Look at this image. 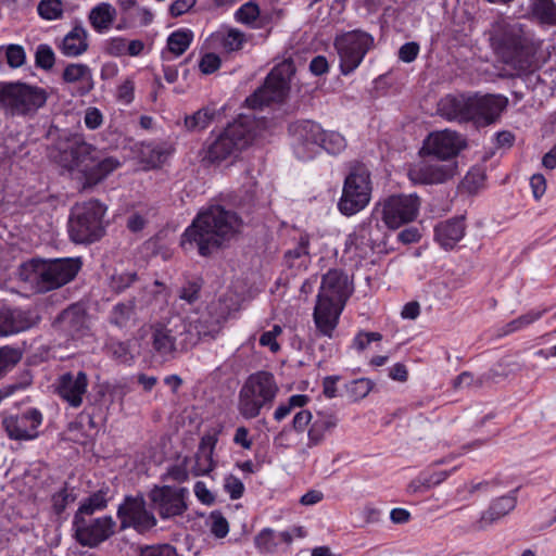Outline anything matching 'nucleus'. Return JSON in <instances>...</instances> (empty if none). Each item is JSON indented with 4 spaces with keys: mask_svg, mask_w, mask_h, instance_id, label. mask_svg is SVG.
Instances as JSON below:
<instances>
[{
    "mask_svg": "<svg viewBox=\"0 0 556 556\" xmlns=\"http://www.w3.org/2000/svg\"><path fill=\"white\" fill-rule=\"evenodd\" d=\"M240 216L223 206L215 205L200 212L181 236V245L197 248L201 256H208L226 241L241 231Z\"/></svg>",
    "mask_w": 556,
    "mask_h": 556,
    "instance_id": "f257e3e1",
    "label": "nucleus"
},
{
    "mask_svg": "<svg viewBox=\"0 0 556 556\" xmlns=\"http://www.w3.org/2000/svg\"><path fill=\"white\" fill-rule=\"evenodd\" d=\"M349 295L344 274L329 270L324 275L313 313L316 329L321 336L332 338Z\"/></svg>",
    "mask_w": 556,
    "mask_h": 556,
    "instance_id": "f03ea898",
    "label": "nucleus"
},
{
    "mask_svg": "<svg viewBox=\"0 0 556 556\" xmlns=\"http://www.w3.org/2000/svg\"><path fill=\"white\" fill-rule=\"evenodd\" d=\"M267 121L255 115L241 114L216 137L208 146L206 159L210 162H222L237 156L247 149L266 128Z\"/></svg>",
    "mask_w": 556,
    "mask_h": 556,
    "instance_id": "7ed1b4c3",
    "label": "nucleus"
},
{
    "mask_svg": "<svg viewBox=\"0 0 556 556\" xmlns=\"http://www.w3.org/2000/svg\"><path fill=\"white\" fill-rule=\"evenodd\" d=\"M491 39L502 61L516 71H527L531 54L523 25L517 21L498 18L491 28Z\"/></svg>",
    "mask_w": 556,
    "mask_h": 556,
    "instance_id": "20e7f679",
    "label": "nucleus"
},
{
    "mask_svg": "<svg viewBox=\"0 0 556 556\" xmlns=\"http://www.w3.org/2000/svg\"><path fill=\"white\" fill-rule=\"evenodd\" d=\"M278 391L271 372L260 370L250 375L239 391V413L247 419L257 417L263 408L271 407Z\"/></svg>",
    "mask_w": 556,
    "mask_h": 556,
    "instance_id": "39448f33",
    "label": "nucleus"
},
{
    "mask_svg": "<svg viewBox=\"0 0 556 556\" xmlns=\"http://www.w3.org/2000/svg\"><path fill=\"white\" fill-rule=\"evenodd\" d=\"M48 99L45 89L24 83L0 87V111L9 117H33Z\"/></svg>",
    "mask_w": 556,
    "mask_h": 556,
    "instance_id": "423d86ee",
    "label": "nucleus"
},
{
    "mask_svg": "<svg viewBox=\"0 0 556 556\" xmlns=\"http://www.w3.org/2000/svg\"><path fill=\"white\" fill-rule=\"evenodd\" d=\"M105 207L97 200L77 204L73 207L68 232L76 243H90L103 235L102 218Z\"/></svg>",
    "mask_w": 556,
    "mask_h": 556,
    "instance_id": "0eeeda50",
    "label": "nucleus"
},
{
    "mask_svg": "<svg viewBox=\"0 0 556 556\" xmlns=\"http://www.w3.org/2000/svg\"><path fill=\"white\" fill-rule=\"evenodd\" d=\"M186 332L187 326L179 316L153 324L150 336L152 352L163 362L175 359L186 350V344L181 340Z\"/></svg>",
    "mask_w": 556,
    "mask_h": 556,
    "instance_id": "6e6552de",
    "label": "nucleus"
},
{
    "mask_svg": "<svg viewBox=\"0 0 556 556\" xmlns=\"http://www.w3.org/2000/svg\"><path fill=\"white\" fill-rule=\"evenodd\" d=\"M291 63H281L275 66L267 75L262 87L247 98L249 108L256 110L271 103H281L290 90V75L292 74Z\"/></svg>",
    "mask_w": 556,
    "mask_h": 556,
    "instance_id": "1a4fd4ad",
    "label": "nucleus"
},
{
    "mask_svg": "<svg viewBox=\"0 0 556 556\" xmlns=\"http://www.w3.org/2000/svg\"><path fill=\"white\" fill-rule=\"evenodd\" d=\"M370 195L369 170L364 165H355L345 178L339 210L344 215H354L369 203Z\"/></svg>",
    "mask_w": 556,
    "mask_h": 556,
    "instance_id": "9d476101",
    "label": "nucleus"
},
{
    "mask_svg": "<svg viewBox=\"0 0 556 556\" xmlns=\"http://www.w3.org/2000/svg\"><path fill=\"white\" fill-rule=\"evenodd\" d=\"M372 46L374 37L359 29L337 36L334 48L340 59L342 74L348 75L357 68Z\"/></svg>",
    "mask_w": 556,
    "mask_h": 556,
    "instance_id": "9b49d317",
    "label": "nucleus"
},
{
    "mask_svg": "<svg viewBox=\"0 0 556 556\" xmlns=\"http://www.w3.org/2000/svg\"><path fill=\"white\" fill-rule=\"evenodd\" d=\"M420 204V199L416 194L390 195L379 204L381 218L388 228L397 229L417 217Z\"/></svg>",
    "mask_w": 556,
    "mask_h": 556,
    "instance_id": "f8f14e48",
    "label": "nucleus"
},
{
    "mask_svg": "<svg viewBox=\"0 0 556 556\" xmlns=\"http://www.w3.org/2000/svg\"><path fill=\"white\" fill-rule=\"evenodd\" d=\"M60 162L70 170H78L84 176L97 161V149L87 143L80 135H72L59 142Z\"/></svg>",
    "mask_w": 556,
    "mask_h": 556,
    "instance_id": "ddd939ff",
    "label": "nucleus"
},
{
    "mask_svg": "<svg viewBox=\"0 0 556 556\" xmlns=\"http://www.w3.org/2000/svg\"><path fill=\"white\" fill-rule=\"evenodd\" d=\"M73 527L79 544L96 547L115 533L116 522L111 516L92 518L91 516L75 515Z\"/></svg>",
    "mask_w": 556,
    "mask_h": 556,
    "instance_id": "4468645a",
    "label": "nucleus"
},
{
    "mask_svg": "<svg viewBox=\"0 0 556 556\" xmlns=\"http://www.w3.org/2000/svg\"><path fill=\"white\" fill-rule=\"evenodd\" d=\"M441 160L422 159L408 168V178L413 184L438 185L453 178L457 172L456 162L441 163Z\"/></svg>",
    "mask_w": 556,
    "mask_h": 556,
    "instance_id": "2eb2a0df",
    "label": "nucleus"
},
{
    "mask_svg": "<svg viewBox=\"0 0 556 556\" xmlns=\"http://www.w3.org/2000/svg\"><path fill=\"white\" fill-rule=\"evenodd\" d=\"M292 136L294 153L301 160L313 159L320 151V139L323 128L312 121H301L292 124L289 128Z\"/></svg>",
    "mask_w": 556,
    "mask_h": 556,
    "instance_id": "dca6fc26",
    "label": "nucleus"
},
{
    "mask_svg": "<svg viewBox=\"0 0 556 556\" xmlns=\"http://www.w3.org/2000/svg\"><path fill=\"white\" fill-rule=\"evenodd\" d=\"M188 489L170 485H155L149 493L154 509L157 510L161 518H172L182 515L188 506L186 497Z\"/></svg>",
    "mask_w": 556,
    "mask_h": 556,
    "instance_id": "f3484780",
    "label": "nucleus"
},
{
    "mask_svg": "<svg viewBox=\"0 0 556 556\" xmlns=\"http://www.w3.org/2000/svg\"><path fill=\"white\" fill-rule=\"evenodd\" d=\"M466 147L464 138L448 129L435 131L426 139L422 151L441 161H450Z\"/></svg>",
    "mask_w": 556,
    "mask_h": 556,
    "instance_id": "a211bd4d",
    "label": "nucleus"
},
{
    "mask_svg": "<svg viewBox=\"0 0 556 556\" xmlns=\"http://www.w3.org/2000/svg\"><path fill=\"white\" fill-rule=\"evenodd\" d=\"M81 267L79 258H54L45 261L43 292L60 288L72 281Z\"/></svg>",
    "mask_w": 556,
    "mask_h": 556,
    "instance_id": "6ab92c4d",
    "label": "nucleus"
},
{
    "mask_svg": "<svg viewBox=\"0 0 556 556\" xmlns=\"http://www.w3.org/2000/svg\"><path fill=\"white\" fill-rule=\"evenodd\" d=\"M117 516L121 519L122 529L134 527L138 531H146L156 525L155 517L147 510L142 497H127L119 505Z\"/></svg>",
    "mask_w": 556,
    "mask_h": 556,
    "instance_id": "aec40b11",
    "label": "nucleus"
},
{
    "mask_svg": "<svg viewBox=\"0 0 556 556\" xmlns=\"http://www.w3.org/2000/svg\"><path fill=\"white\" fill-rule=\"evenodd\" d=\"M507 99L503 96L485 94L470 97V116L478 126L493 124L507 106Z\"/></svg>",
    "mask_w": 556,
    "mask_h": 556,
    "instance_id": "412c9836",
    "label": "nucleus"
},
{
    "mask_svg": "<svg viewBox=\"0 0 556 556\" xmlns=\"http://www.w3.org/2000/svg\"><path fill=\"white\" fill-rule=\"evenodd\" d=\"M42 422V414L30 408L21 415L3 418L2 425L12 440H33L38 437V427Z\"/></svg>",
    "mask_w": 556,
    "mask_h": 556,
    "instance_id": "4be33fe9",
    "label": "nucleus"
},
{
    "mask_svg": "<svg viewBox=\"0 0 556 556\" xmlns=\"http://www.w3.org/2000/svg\"><path fill=\"white\" fill-rule=\"evenodd\" d=\"M88 376L85 371L65 372L58 378L55 391L71 407L78 408L87 393Z\"/></svg>",
    "mask_w": 556,
    "mask_h": 556,
    "instance_id": "5701e85b",
    "label": "nucleus"
},
{
    "mask_svg": "<svg viewBox=\"0 0 556 556\" xmlns=\"http://www.w3.org/2000/svg\"><path fill=\"white\" fill-rule=\"evenodd\" d=\"M40 320L38 314L22 308H0V336L8 337L35 327Z\"/></svg>",
    "mask_w": 556,
    "mask_h": 556,
    "instance_id": "b1692460",
    "label": "nucleus"
},
{
    "mask_svg": "<svg viewBox=\"0 0 556 556\" xmlns=\"http://www.w3.org/2000/svg\"><path fill=\"white\" fill-rule=\"evenodd\" d=\"M339 417L333 412H317L314 420L307 430V444L308 448L320 445L327 434L338 427Z\"/></svg>",
    "mask_w": 556,
    "mask_h": 556,
    "instance_id": "393cba45",
    "label": "nucleus"
},
{
    "mask_svg": "<svg viewBox=\"0 0 556 556\" xmlns=\"http://www.w3.org/2000/svg\"><path fill=\"white\" fill-rule=\"evenodd\" d=\"M56 324L72 338L83 337L89 328L86 312L80 305H72L64 309L56 318Z\"/></svg>",
    "mask_w": 556,
    "mask_h": 556,
    "instance_id": "a878e982",
    "label": "nucleus"
},
{
    "mask_svg": "<svg viewBox=\"0 0 556 556\" xmlns=\"http://www.w3.org/2000/svg\"><path fill=\"white\" fill-rule=\"evenodd\" d=\"M216 442L215 435L206 434L202 437L194 457L189 459V463H192L190 472L194 477L205 476L214 469L213 451Z\"/></svg>",
    "mask_w": 556,
    "mask_h": 556,
    "instance_id": "bb28decb",
    "label": "nucleus"
},
{
    "mask_svg": "<svg viewBox=\"0 0 556 556\" xmlns=\"http://www.w3.org/2000/svg\"><path fill=\"white\" fill-rule=\"evenodd\" d=\"M515 493L516 491L511 492L509 495L494 500L490 507L482 514L480 520L476 525V528L478 530H484L489 525L496 522L514 510L517 504Z\"/></svg>",
    "mask_w": 556,
    "mask_h": 556,
    "instance_id": "cd10ccee",
    "label": "nucleus"
},
{
    "mask_svg": "<svg viewBox=\"0 0 556 556\" xmlns=\"http://www.w3.org/2000/svg\"><path fill=\"white\" fill-rule=\"evenodd\" d=\"M470 97L465 96H446L439 103V111L442 116L450 121L457 119L460 122L469 121L470 114Z\"/></svg>",
    "mask_w": 556,
    "mask_h": 556,
    "instance_id": "c85d7f7f",
    "label": "nucleus"
},
{
    "mask_svg": "<svg viewBox=\"0 0 556 556\" xmlns=\"http://www.w3.org/2000/svg\"><path fill=\"white\" fill-rule=\"evenodd\" d=\"M435 239L444 249H452L465 235L464 218H452L440 223L434 229Z\"/></svg>",
    "mask_w": 556,
    "mask_h": 556,
    "instance_id": "c756f323",
    "label": "nucleus"
},
{
    "mask_svg": "<svg viewBox=\"0 0 556 556\" xmlns=\"http://www.w3.org/2000/svg\"><path fill=\"white\" fill-rule=\"evenodd\" d=\"M87 30L78 25L67 33L59 45L61 52L67 58H76L88 49Z\"/></svg>",
    "mask_w": 556,
    "mask_h": 556,
    "instance_id": "7c9ffc66",
    "label": "nucleus"
},
{
    "mask_svg": "<svg viewBox=\"0 0 556 556\" xmlns=\"http://www.w3.org/2000/svg\"><path fill=\"white\" fill-rule=\"evenodd\" d=\"M293 536L289 531L275 532L273 529H263L255 538L254 544L263 554H273L278 549L280 543L291 544Z\"/></svg>",
    "mask_w": 556,
    "mask_h": 556,
    "instance_id": "2f4dec72",
    "label": "nucleus"
},
{
    "mask_svg": "<svg viewBox=\"0 0 556 556\" xmlns=\"http://www.w3.org/2000/svg\"><path fill=\"white\" fill-rule=\"evenodd\" d=\"M121 162L113 156L101 157L97 151V161L92 162L91 168L85 174V178L89 185H96L118 168Z\"/></svg>",
    "mask_w": 556,
    "mask_h": 556,
    "instance_id": "473e14b6",
    "label": "nucleus"
},
{
    "mask_svg": "<svg viewBox=\"0 0 556 556\" xmlns=\"http://www.w3.org/2000/svg\"><path fill=\"white\" fill-rule=\"evenodd\" d=\"M45 261L31 260L23 263L18 268V278L28 282L37 292H43V271Z\"/></svg>",
    "mask_w": 556,
    "mask_h": 556,
    "instance_id": "72a5a7b5",
    "label": "nucleus"
},
{
    "mask_svg": "<svg viewBox=\"0 0 556 556\" xmlns=\"http://www.w3.org/2000/svg\"><path fill=\"white\" fill-rule=\"evenodd\" d=\"M115 16V8L110 3L102 2L91 9L88 17L94 30L98 33H103L111 27Z\"/></svg>",
    "mask_w": 556,
    "mask_h": 556,
    "instance_id": "f704fd0d",
    "label": "nucleus"
},
{
    "mask_svg": "<svg viewBox=\"0 0 556 556\" xmlns=\"http://www.w3.org/2000/svg\"><path fill=\"white\" fill-rule=\"evenodd\" d=\"M529 13L541 24L556 25V3L554 0H529Z\"/></svg>",
    "mask_w": 556,
    "mask_h": 556,
    "instance_id": "c9c22d12",
    "label": "nucleus"
},
{
    "mask_svg": "<svg viewBox=\"0 0 556 556\" xmlns=\"http://www.w3.org/2000/svg\"><path fill=\"white\" fill-rule=\"evenodd\" d=\"M62 78L67 84L85 83V92L90 91L93 87L92 73L90 67L86 64H68L63 71Z\"/></svg>",
    "mask_w": 556,
    "mask_h": 556,
    "instance_id": "e433bc0d",
    "label": "nucleus"
},
{
    "mask_svg": "<svg viewBox=\"0 0 556 556\" xmlns=\"http://www.w3.org/2000/svg\"><path fill=\"white\" fill-rule=\"evenodd\" d=\"M308 244L309 237L307 233H302L299 238L298 245L294 249L288 250L285 254L286 263L289 267L306 266L308 261Z\"/></svg>",
    "mask_w": 556,
    "mask_h": 556,
    "instance_id": "4c0bfd02",
    "label": "nucleus"
},
{
    "mask_svg": "<svg viewBox=\"0 0 556 556\" xmlns=\"http://www.w3.org/2000/svg\"><path fill=\"white\" fill-rule=\"evenodd\" d=\"M193 327L199 337H214L220 330L222 319L219 316H213L208 311L203 313L199 319L194 321Z\"/></svg>",
    "mask_w": 556,
    "mask_h": 556,
    "instance_id": "58836bf2",
    "label": "nucleus"
},
{
    "mask_svg": "<svg viewBox=\"0 0 556 556\" xmlns=\"http://www.w3.org/2000/svg\"><path fill=\"white\" fill-rule=\"evenodd\" d=\"M214 116L215 113L212 110L207 108L200 109L192 115H187L185 117V127L190 132L204 130L210 126Z\"/></svg>",
    "mask_w": 556,
    "mask_h": 556,
    "instance_id": "ea45409f",
    "label": "nucleus"
},
{
    "mask_svg": "<svg viewBox=\"0 0 556 556\" xmlns=\"http://www.w3.org/2000/svg\"><path fill=\"white\" fill-rule=\"evenodd\" d=\"M108 505L106 493L102 490L91 494L81 505L75 515H80V517L91 516L97 510H102Z\"/></svg>",
    "mask_w": 556,
    "mask_h": 556,
    "instance_id": "a19ab883",
    "label": "nucleus"
},
{
    "mask_svg": "<svg viewBox=\"0 0 556 556\" xmlns=\"http://www.w3.org/2000/svg\"><path fill=\"white\" fill-rule=\"evenodd\" d=\"M192 41V33L190 30H177L169 35L167 39L168 50L176 56L181 55Z\"/></svg>",
    "mask_w": 556,
    "mask_h": 556,
    "instance_id": "79ce46f5",
    "label": "nucleus"
},
{
    "mask_svg": "<svg viewBox=\"0 0 556 556\" xmlns=\"http://www.w3.org/2000/svg\"><path fill=\"white\" fill-rule=\"evenodd\" d=\"M346 147L345 138L337 131H326L323 129L320 139V150H325L330 154H339Z\"/></svg>",
    "mask_w": 556,
    "mask_h": 556,
    "instance_id": "37998d69",
    "label": "nucleus"
},
{
    "mask_svg": "<svg viewBox=\"0 0 556 556\" xmlns=\"http://www.w3.org/2000/svg\"><path fill=\"white\" fill-rule=\"evenodd\" d=\"M220 46L227 52L238 51L245 41L244 34L238 29L230 28L225 34L217 35Z\"/></svg>",
    "mask_w": 556,
    "mask_h": 556,
    "instance_id": "c03bdc74",
    "label": "nucleus"
},
{
    "mask_svg": "<svg viewBox=\"0 0 556 556\" xmlns=\"http://www.w3.org/2000/svg\"><path fill=\"white\" fill-rule=\"evenodd\" d=\"M134 314L135 305L131 301L127 303H118L113 307L110 320L115 326L122 328L127 326Z\"/></svg>",
    "mask_w": 556,
    "mask_h": 556,
    "instance_id": "a18cd8bd",
    "label": "nucleus"
},
{
    "mask_svg": "<svg viewBox=\"0 0 556 556\" xmlns=\"http://www.w3.org/2000/svg\"><path fill=\"white\" fill-rule=\"evenodd\" d=\"M37 11L39 16L43 20H59L63 15L62 0H40Z\"/></svg>",
    "mask_w": 556,
    "mask_h": 556,
    "instance_id": "49530a36",
    "label": "nucleus"
},
{
    "mask_svg": "<svg viewBox=\"0 0 556 556\" xmlns=\"http://www.w3.org/2000/svg\"><path fill=\"white\" fill-rule=\"evenodd\" d=\"M22 358L18 349L11 346L0 348V378L11 370Z\"/></svg>",
    "mask_w": 556,
    "mask_h": 556,
    "instance_id": "de8ad7c7",
    "label": "nucleus"
},
{
    "mask_svg": "<svg viewBox=\"0 0 556 556\" xmlns=\"http://www.w3.org/2000/svg\"><path fill=\"white\" fill-rule=\"evenodd\" d=\"M55 54L49 45L41 43L35 52V64L37 67L49 71L54 66Z\"/></svg>",
    "mask_w": 556,
    "mask_h": 556,
    "instance_id": "09e8293b",
    "label": "nucleus"
},
{
    "mask_svg": "<svg viewBox=\"0 0 556 556\" xmlns=\"http://www.w3.org/2000/svg\"><path fill=\"white\" fill-rule=\"evenodd\" d=\"M308 401L307 395L304 394H295L292 395L287 404H281L278 406L274 413V418L277 421H281L286 418L293 407H303Z\"/></svg>",
    "mask_w": 556,
    "mask_h": 556,
    "instance_id": "8fccbe9b",
    "label": "nucleus"
},
{
    "mask_svg": "<svg viewBox=\"0 0 556 556\" xmlns=\"http://www.w3.org/2000/svg\"><path fill=\"white\" fill-rule=\"evenodd\" d=\"M370 390L371 382L365 378L353 380L346 386L348 394L352 401L364 399Z\"/></svg>",
    "mask_w": 556,
    "mask_h": 556,
    "instance_id": "3c124183",
    "label": "nucleus"
},
{
    "mask_svg": "<svg viewBox=\"0 0 556 556\" xmlns=\"http://www.w3.org/2000/svg\"><path fill=\"white\" fill-rule=\"evenodd\" d=\"M482 377H475L470 371H463L453 380V389L458 391L463 389H478L482 387Z\"/></svg>",
    "mask_w": 556,
    "mask_h": 556,
    "instance_id": "603ef678",
    "label": "nucleus"
},
{
    "mask_svg": "<svg viewBox=\"0 0 556 556\" xmlns=\"http://www.w3.org/2000/svg\"><path fill=\"white\" fill-rule=\"evenodd\" d=\"M137 279L134 271L114 273L110 278V287L116 292H123Z\"/></svg>",
    "mask_w": 556,
    "mask_h": 556,
    "instance_id": "864d4df0",
    "label": "nucleus"
},
{
    "mask_svg": "<svg viewBox=\"0 0 556 556\" xmlns=\"http://www.w3.org/2000/svg\"><path fill=\"white\" fill-rule=\"evenodd\" d=\"M212 521L211 532L219 539L225 538L229 532V523L223 514L218 510L212 511L210 515Z\"/></svg>",
    "mask_w": 556,
    "mask_h": 556,
    "instance_id": "5fc2aeb1",
    "label": "nucleus"
},
{
    "mask_svg": "<svg viewBox=\"0 0 556 556\" xmlns=\"http://www.w3.org/2000/svg\"><path fill=\"white\" fill-rule=\"evenodd\" d=\"M5 56L9 66L13 68L21 67L26 60L25 50L20 45H9L5 48Z\"/></svg>",
    "mask_w": 556,
    "mask_h": 556,
    "instance_id": "6e6d98bb",
    "label": "nucleus"
},
{
    "mask_svg": "<svg viewBox=\"0 0 556 556\" xmlns=\"http://www.w3.org/2000/svg\"><path fill=\"white\" fill-rule=\"evenodd\" d=\"M260 15L258 7L253 2H247L237 11V20L244 24H251L256 21Z\"/></svg>",
    "mask_w": 556,
    "mask_h": 556,
    "instance_id": "4d7b16f0",
    "label": "nucleus"
},
{
    "mask_svg": "<svg viewBox=\"0 0 556 556\" xmlns=\"http://www.w3.org/2000/svg\"><path fill=\"white\" fill-rule=\"evenodd\" d=\"M224 489L231 500H238L243 495L244 484L233 475H229L224 480Z\"/></svg>",
    "mask_w": 556,
    "mask_h": 556,
    "instance_id": "13d9d810",
    "label": "nucleus"
},
{
    "mask_svg": "<svg viewBox=\"0 0 556 556\" xmlns=\"http://www.w3.org/2000/svg\"><path fill=\"white\" fill-rule=\"evenodd\" d=\"M74 501L75 495L70 492L67 488H63L52 496L53 509L58 515H60L64 511L68 503Z\"/></svg>",
    "mask_w": 556,
    "mask_h": 556,
    "instance_id": "bf43d9fd",
    "label": "nucleus"
},
{
    "mask_svg": "<svg viewBox=\"0 0 556 556\" xmlns=\"http://www.w3.org/2000/svg\"><path fill=\"white\" fill-rule=\"evenodd\" d=\"M111 355L118 362L127 364L132 361V354L128 345L124 342H112L109 345Z\"/></svg>",
    "mask_w": 556,
    "mask_h": 556,
    "instance_id": "052dcab7",
    "label": "nucleus"
},
{
    "mask_svg": "<svg viewBox=\"0 0 556 556\" xmlns=\"http://www.w3.org/2000/svg\"><path fill=\"white\" fill-rule=\"evenodd\" d=\"M220 65H222L220 58L217 54L211 53V52L205 53L199 62L200 71L204 75L213 74L220 67Z\"/></svg>",
    "mask_w": 556,
    "mask_h": 556,
    "instance_id": "680f3d73",
    "label": "nucleus"
},
{
    "mask_svg": "<svg viewBox=\"0 0 556 556\" xmlns=\"http://www.w3.org/2000/svg\"><path fill=\"white\" fill-rule=\"evenodd\" d=\"M189 458H185L179 465L172 466L167 472L166 478L177 482H185L189 479L190 469H188Z\"/></svg>",
    "mask_w": 556,
    "mask_h": 556,
    "instance_id": "e2e57ef3",
    "label": "nucleus"
},
{
    "mask_svg": "<svg viewBox=\"0 0 556 556\" xmlns=\"http://www.w3.org/2000/svg\"><path fill=\"white\" fill-rule=\"evenodd\" d=\"M140 556H178L176 547L170 544L147 546L141 551Z\"/></svg>",
    "mask_w": 556,
    "mask_h": 556,
    "instance_id": "0e129e2a",
    "label": "nucleus"
},
{
    "mask_svg": "<svg viewBox=\"0 0 556 556\" xmlns=\"http://www.w3.org/2000/svg\"><path fill=\"white\" fill-rule=\"evenodd\" d=\"M540 316H541L540 313L531 312V313H527V314L516 318L515 320H511L506 326V328H507L506 333L514 332L518 329L523 328L525 326L532 324L533 321L539 319Z\"/></svg>",
    "mask_w": 556,
    "mask_h": 556,
    "instance_id": "69168bd1",
    "label": "nucleus"
},
{
    "mask_svg": "<svg viewBox=\"0 0 556 556\" xmlns=\"http://www.w3.org/2000/svg\"><path fill=\"white\" fill-rule=\"evenodd\" d=\"M201 286L195 281H189L180 290L179 298L189 304L194 303L199 299Z\"/></svg>",
    "mask_w": 556,
    "mask_h": 556,
    "instance_id": "338daca9",
    "label": "nucleus"
},
{
    "mask_svg": "<svg viewBox=\"0 0 556 556\" xmlns=\"http://www.w3.org/2000/svg\"><path fill=\"white\" fill-rule=\"evenodd\" d=\"M313 415L309 410L302 409L293 417L292 426L296 432H303L313 421Z\"/></svg>",
    "mask_w": 556,
    "mask_h": 556,
    "instance_id": "774afa93",
    "label": "nucleus"
}]
</instances>
